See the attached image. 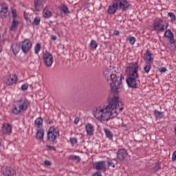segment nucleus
Returning a JSON list of instances; mask_svg holds the SVG:
<instances>
[{"instance_id": "1", "label": "nucleus", "mask_w": 176, "mask_h": 176, "mask_svg": "<svg viewBox=\"0 0 176 176\" xmlns=\"http://www.w3.org/2000/svg\"><path fill=\"white\" fill-rule=\"evenodd\" d=\"M122 102L119 96L116 95L109 99V104L105 107H98L93 111L94 118L100 122H108L109 119L118 116V107Z\"/></svg>"}, {"instance_id": "2", "label": "nucleus", "mask_w": 176, "mask_h": 176, "mask_svg": "<svg viewBox=\"0 0 176 176\" xmlns=\"http://www.w3.org/2000/svg\"><path fill=\"white\" fill-rule=\"evenodd\" d=\"M103 74L110 85L111 91L115 94L119 93V89L123 87L122 74H112L111 69L106 67L103 70Z\"/></svg>"}, {"instance_id": "3", "label": "nucleus", "mask_w": 176, "mask_h": 176, "mask_svg": "<svg viewBox=\"0 0 176 176\" xmlns=\"http://www.w3.org/2000/svg\"><path fill=\"white\" fill-rule=\"evenodd\" d=\"M140 65L137 62L130 63L126 65V72L129 74V78L126 79V83L129 87L132 89H137L138 87V83L140 80H137L140 78L138 74V69Z\"/></svg>"}, {"instance_id": "4", "label": "nucleus", "mask_w": 176, "mask_h": 176, "mask_svg": "<svg viewBox=\"0 0 176 176\" xmlns=\"http://www.w3.org/2000/svg\"><path fill=\"white\" fill-rule=\"evenodd\" d=\"M121 10H127L130 8V3L127 0H113L112 5L109 6L107 13L109 14H115L118 12V8Z\"/></svg>"}, {"instance_id": "5", "label": "nucleus", "mask_w": 176, "mask_h": 176, "mask_svg": "<svg viewBox=\"0 0 176 176\" xmlns=\"http://www.w3.org/2000/svg\"><path fill=\"white\" fill-rule=\"evenodd\" d=\"M30 100L28 99H20L16 100V105H14L12 109L14 115H19L21 112H25L30 108Z\"/></svg>"}, {"instance_id": "6", "label": "nucleus", "mask_w": 176, "mask_h": 176, "mask_svg": "<svg viewBox=\"0 0 176 176\" xmlns=\"http://www.w3.org/2000/svg\"><path fill=\"white\" fill-rule=\"evenodd\" d=\"M58 137H60V131L54 128V126L50 127L47 133L48 141L51 144H57V138Z\"/></svg>"}, {"instance_id": "7", "label": "nucleus", "mask_w": 176, "mask_h": 176, "mask_svg": "<svg viewBox=\"0 0 176 176\" xmlns=\"http://www.w3.org/2000/svg\"><path fill=\"white\" fill-rule=\"evenodd\" d=\"M167 27H168V23L162 19H158L154 22V31H164V30H167Z\"/></svg>"}, {"instance_id": "8", "label": "nucleus", "mask_w": 176, "mask_h": 176, "mask_svg": "<svg viewBox=\"0 0 176 176\" xmlns=\"http://www.w3.org/2000/svg\"><path fill=\"white\" fill-rule=\"evenodd\" d=\"M43 60L44 61V64L47 67V68H50V67L53 65V55L50 53L44 52L43 54Z\"/></svg>"}, {"instance_id": "9", "label": "nucleus", "mask_w": 176, "mask_h": 176, "mask_svg": "<svg viewBox=\"0 0 176 176\" xmlns=\"http://www.w3.org/2000/svg\"><path fill=\"white\" fill-rule=\"evenodd\" d=\"M1 173L5 176H16V170L8 166H3L1 168Z\"/></svg>"}, {"instance_id": "10", "label": "nucleus", "mask_w": 176, "mask_h": 176, "mask_svg": "<svg viewBox=\"0 0 176 176\" xmlns=\"http://www.w3.org/2000/svg\"><path fill=\"white\" fill-rule=\"evenodd\" d=\"M32 47V43L30 40H25L22 42L21 49L23 53H28Z\"/></svg>"}, {"instance_id": "11", "label": "nucleus", "mask_w": 176, "mask_h": 176, "mask_svg": "<svg viewBox=\"0 0 176 176\" xmlns=\"http://www.w3.org/2000/svg\"><path fill=\"white\" fill-rule=\"evenodd\" d=\"M94 168L101 170L102 171H107V161H99L95 163Z\"/></svg>"}, {"instance_id": "12", "label": "nucleus", "mask_w": 176, "mask_h": 176, "mask_svg": "<svg viewBox=\"0 0 176 176\" xmlns=\"http://www.w3.org/2000/svg\"><path fill=\"white\" fill-rule=\"evenodd\" d=\"M17 82V76L16 74H10L9 78L5 80L7 86H12Z\"/></svg>"}, {"instance_id": "13", "label": "nucleus", "mask_w": 176, "mask_h": 176, "mask_svg": "<svg viewBox=\"0 0 176 176\" xmlns=\"http://www.w3.org/2000/svg\"><path fill=\"white\" fill-rule=\"evenodd\" d=\"M153 54L152 52L147 51L144 54V61L146 64H150L152 65L153 64Z\"/></svg>"}, {"instance_id": "14", "label": "nucleus", "mask_w": 176, "mask_h": 176, "mask_svg": "<svg viewBox=\"0 0 176 176\" xmlns=\"http://www.w3.org/2000/svg\"><path fill=\"white\" fill-rule=\"evenodd\" d=\"M117 157L119 160H124L127 157V151L124 148L120 149L117 153Z\"/></svg>"}, {"instance_id": "15", "label": "nucleus", "mask_w": 176, "mask_h": 176, "mask_svg": "<svg viewBox=\"0 0 176 176\" xmlns=\"http://www.w3.org/2000/svg\"><path fill=\"white\" fill-rule=\"evenodd\" d=\"M85 130L87 135H94L95 128L94 124L91 123L87 124L85 126Z\"/></svg>"}, {"instance_id": "16", "label": "nucleus", "mask_w": 176, "mask_h": 176, "mask_svg": "<svg viewBox=\"0 0 176 176\" xmlns=\"http://www.w3.org/2000/svg\"><path fill=\"white\" fill-rule=\"evenodd\" d=\"M2 131L3 134H10L12 133V125L10 124H3Z\"/></svg>"}, {"instance_id": "17", "label": "nucleus", "mask_w": 176, "mask_h": 176, "mask_svg": "<svg viewBox=\"0 0 176 176\" xmlns=\"http://www.w3.org/2000/svg\"><path fill=\"white\" fill-rule=\"evenodd\" d=\"M43 6V1L42 0H34V9L36 12H39Z\"/></svg>"}, {"instance_id": "18", "label": "nucleus", "mask_w": 176, "mask_h": 176, "mask_svg": "<svg viewBox=\"0 0 176 176\" xmlns=\"http://www.w3.org/2000/svg\"><path fill=\"white\" fill-rule=\"evenodd\" d=\"M164 36L166 38H168L170 39V43H174V34H173V32L171 30H168L165 32Z\"/></svg>"}, {"instance_id": "19", "label": "nucleus", "mask_w": 176, "mask_h": 176, "mask_svg": "<svg viewBox=\"0 0 176 176\" xmlns=\"http://www.w3.org/2000/svg\"><path fill=\"white\" fill-rule=\"evenodd\" d=\"M44 135H45V131H43V129H39L36 133V138H37V140H39V141H43Z\"/></svg>"}, {"instance_id": "20", "label": "nucleus", "mask_w": 176, "mask_h": 176, "mask_svg": "<svg viewBox=\"0 0 176 176\" xmlns=\"http://www.w3.org/2000/svg\"><path fill=\"white\" fill-rule=\"evenodd\" d=\"M43 15L45 19H50V17H52V12L49 11V8H47V6H46L45 8L43 10Z\"/></svg>"}, {"instance_id": "21", "label": "nucleus", "mask_w": 176, "mask_h": 176, "mask_svg": "<svg viewBox=\"0 0 176 176\" xmlns=\"http://www.w3.org/2000/svg\"><path fill=\"white\" fill-rule=\"evenodd\" d=\"M104 131L105 133V135L109 140H113V133L107 128L104 129Z\"/></svg>"}, {"instance_id": "22", "label": "nucleus", "mask_w": 176, "mask_h": 176, "mask_svg": "<svg viewBox=\"0 0 176 176\" xmlns=\"http://www.w3.org/2000/svg\"><path fill=\"white\" fill-rule=\"evenodd\" d=\"M19 25V21L16 19H13L11 26L10 27V30L11 31H14L16 30V27Z\"/></svg>"}, {"instance_id": "23", "label": "nucleus", "mask_w": 176, "mask_h": 176, "mask_svg": "<svg viewBox=\"0 0 176 176\" xmlns=\"http://www.w3.org/2000/svg\"><path fill=\"white\" fill-rule=\"evenodd\" d=\"M12 50L14 54H17L19 52H20V45L19 44H13L12 46Z\"/></svg>"}, {"instance_id": "24", "label": "nucleus", "mask_w": 176, "mask_h": 176, "mask_svg": "<svg viewBox=\"0 0 176 176\" xmlns=\"http://www.w3.org/2000/svg\"><path fill=\"white\" fill-rule=\"evenodd\" d=\"M8 9L9 8L8 7V6H6V4L1 3L0 5V13H8Z\"/></svg>"}, {"instance_id": "25", "label": "nucleus", "mask_w": 176, "mask_h": 176, "mask_svg": "<svg viewBox=\"0 0 176 176\" xmlns=\"http://www.w3.org/2000/svg\"><path fill=\"white\" fill-rule=\"evenodd\" d=\"M34 123L38 127H42L43 126V120L39 117L34 121Z\"/></svg>"}, {"instance_id": "26", "label": "nucleus", "mask_w": 176, "mask_h": 176, "mask_svg": "<svg viewBox=\"0 0 176 176\" xmlns=\"http://www.w3.org/2000/svg\"><path fill=\"white\" fill-rule=\"evenodd\" d=\"M32 25H39L41 24V17L36 16L34 18L33 23H32Z\"/></svg>"}, {"instance_id": "27", "label": "nucleus", "mask_w": 176, "mask_h": 176, "mask_svg": "<svg viewBox=\"0 0 176 176\" xmlns=\"http://www.w3.org/2000/svg\"><path fill=\"white\" fill-rule=\"evenodd\" d=\"M60 10H62V12H63V13H65V14L69 13V10L68 9V7L65 5H62Z\"/></svg>"}, {"instance_id": "28", "label": "nucleus", "mask_w": 176, "mask_h": 176, "mask_svg": "<svg viewBox=\"0 0 176 176\" xmlns=\"http://www.w3.org/2000/svg\"><path fill=\"white\" fill-rule=\"evenodd\" d=\"M151 67H152V65L146 63V65L144 67V71L146 72V74H149V71H151Z\"/></svg>"}, {"instance_id": "29", "label": "nucleus", "mask_w": 176, "mask_h": 176, "mask_svg": "<svg viewBox=\"0 0 176 176\" xmlns=\"http://www.w3.org/2000/svg\"><path fill=\"white\" fill-rule=\"evenodd\" d=\"M89 45L91 49H97V46H98V44L97 43V42H96V41L92 40Z\"/></svg>"}, {"instance_id": "30", "label": "nucleus", "mask_w": 176, "mask_h": 176, "mask_svg": "<svg viewBox=\"0 0 176 176\" xmlns=\"http://www.w3.org/2000/svg\"><path fill=\"white\" fill-rule=\"evenodd\" d=\"M69 159H70V160H77V162H80V157L78 155H70Z\"/></svg>"}, {"instance_id": "31", "label": "nucleus", "mask_w": 176, "mask_h": 176, "mask_svg": "<svg viewBox=\"0 0 176 176\" xmlns=\"http://www.w3.org/2000/svg\"><path fill=\"white\" fill-rule=\"evenodd\" d=\"M34 52L36 54H38L39 52H41V45L39 43H37L34 48Z\"/></svg>"}, {"instance_id": "32", "label": "nucleus", "mask_w": 176, "mask_h": 176, "mask_svg": "<svg viewBox=\"0 0 176 176\" xmlns=\"http://www.w3.org/2000/svg\"><path fill=\"white\" fill-rule=\"evenodd\" d=\"M168 15L169 16V17L171 19V21H175L176 20V17H175V14L173 12H169L168 14Z\"/></svg>"}, {"instance_id": "33", "label": "nucleus", "mask_w": 176, "mask_h": 176, "mask_svg": "<svg viewBox=\"0 0 176 176\" xmlns=\"http://www.w3.org/2000/svg\"><path fill=\"white\" fill-rule=\"evenodd\" d=\"M128 41H129L131 45H134V43H135V37H133V36L129 37Z\"/></svg>"}, {"instance_id": "34", "label": "nucleus", "mask_w": 176, "mask_h": 176, "mask_svg": "<svg viewBox=\"0 0 176 176\" xmlns=\"http://www.w3.org/2000/svg\"><path fill=\"white\" fill-rule=\"evenodd\" d=\"M70 142L72 144V145H75V144H78V139L76 138H71Z\"/></svg>"}, {"instance_id": "35", "label": "nucleus", "mask_w": 176, "mask_h": 176, "mask_svg": "<svg viewBox=\"0 0 176 176\" xmlns=\"http://www.w3.org/2000/svg\"><path fill=\"white\" fill-rule=\"evenodd\" d=\"M107 163L108 167H112V168H115V164H113L112 161H107Z\"/></svg>"}, {"instance_id": "36", "label": "nucleus", "mask_w": 176, "mask_h": 176, "mask_svg": "<svg viewBox=\"0 0 176 176\" xmlns=\"http://www.w3.org/2000/svg\"><path fill=\"white\" fill-rule=\"evenodd\" d=\"M154 115H155V116H156V118H160V116L162 115V112H160L157 110H155Z\"/></svg>"}, {"instance_id": "37", "label": "nucleus", "mask_w": 176, "mask_h": 176, "mask_svg": "<svg viewBox=\"0 0 176 176\" xmlns=\"http://www.w3.org/2000/svg\"><path fill=\"white\" fill-rule=\"evenodd\" d=\"M12 14L13 19H16V17H17V11H16V10H12Z\"/></svg>"}, {"instance_id": "38", "label": "nucleus", "mask_w": 176, "mask_h": 176, "mask_svg": "<svg viewBox=\"0 0 176 176\" xmlns=\"http://www.w3.org/2000/svg\"><path fill=\"white\" fill-rule=\"evenodd\" d=\"M172 162H176V151L172 155Z\"/></svg>"}, {"instance_id": "39", "label": "nucleus", "mask_w": 176, "mask_h": 176, "mask_svg": "<svg viewBox=\"0 0 176 176\" xmlns=\"http://www.w3.org/2000/svg\"><path fill=\"white\" fill-rule=\"evenodd\" d=\"M21 89L22 90H24V91L28 90V85H23L21 86Z\"/></svg>"}, {"instance_id": "40", "label": "nucleus", "mask_w": 176, "mask_h": 176, "mask_svg": "<svg viewBox=\"0 0 176 176\" xmlns=\"http://www.w3.org/2000/svg\"><path fill=\"white\" fill-rule=\"evenodd\" d=\"M47 148H48V149H50V151H56V147H54L53 146L47 145Z\"/></svg>"}, {"instance_id": "41", "label": "nucleus", "mask_w": 176, "mask_h": 176, "mask_svg": "<svg viewBox=\"0 0 176 176\" xmlns=\"http://www.w3.org/2000/svg\"><path fill=\"white\" fill-rule=\"evenodd\" d=\"M44 164H45V166H50L52 164V162L49 160H45Z\"/></svg>"}, {"instance_id": "42", "label": "nucleus", "mask_w": 176, "mask_h": 176, "mask_svg": "<svg viewBox=\"0 0 176 176\" xmlns=\"http://www.w3.org/2000/svg\"><path fill=\"white\" fill-rule=\"evenodd\" d=\"M159 170H160V165H159V164L155 165V166L154 168V170L159 171Z\"/></svg>"}, {"instance_id": "43", "label": "nucleus", "mask_w": 176, "mask_h": 176, "mask_svg": "<svg viewBox=\"0 0 176 176\" xmlns=\"http://www.w3.org/2000/svg\"><path fill=\"white\" fill-rule=\"evenodd\" d=\"M167 72V68L162 67V69H160V72L164 73Z\"/></svg>"}, {"instance_id": "44", "label": "nucleus", "mask_w": 176, "mask_h": 176, "mask_svg": "<svg viewBox=\"0 0 176 176\" xmlns=\"http://www.w3.org/2000/svg\"><path fill=\"white\" fill-rule=\"evenodd\" d=\"M92 176H102V175H101V172L98 171L95 173Z\"/></svg>"}, {"instance_id": "45", "label": "nucleus", "mask_w": 176, "mask_h": 176, "mask_svg": "<svg viewBox=\"0 0 176 176\" xmlns=\"http://www.w3.org/2000/svg\"><path fill=\"white\" fill-rule=\"evenodd\" d=\"M120 32H119V31L116 30L113 32V35H116V36H119Z\"/></svg>"}, {"instance_id": "46", "label": "nucleus", "mask_w": 176, "mask_h": 176, "mask_svg": "<svg viewBox=\"0 0 176 176\" xmlns=\"http://www.w3.org/2000/svg\"><path fill=\"white\" fill-rule=\"evenodd\" d=\"M51 39H52V41H56V40H57V36H51Z\"/></svg>"}, {"instance_id": "47", "label": "nucleus", "mask_w": 176, "mask_h": 176, "mask_svg": "<svg viewBox=\"0 0 176 176\" xmlns=\"http://www.w3.org/2000/svg\"><path fill=\"white\" fill-rule=\"evenodd\" d=\"M74 123H76V124H78V123H79V120H75Z\"/></svg>"}, {"instance_id": "48", "label": "nucleus", "mask_w": 176, "mask_h": 176, "mask_svg": "<svg viewBox=\"0 0 176 176\" xmlns=\"http://www.w3.org/2000/svg\"><path fill=\"white\" fill-rule=\"evenodd\" d=\"M173 43H174V46H175V47L176 49V39L175 41H173Z\"/></svg>"}, {"instance_id": "49", "label": "nucleus", "mask_w": 176, "mask_h": 176, "mask_svg": "<svg viewBox=\"0 0 176 176\" xmlns=\"http://www.w3.org/2000/svg\"><path fill=\"white\" fill-rule=\"evenodd\" d=\"M122 111H123V107H120V108L119 109V112H122Z\"/></svg>"}, {"instance_id": "50", "label": "nucleus", "mask_w": 176, "mask_h": 176, "mask_svg": "<svg viewBox=\"0 0 176 176\" xmlns=\"http://www.w3.org/2000/svg\"><path fill=\"white\" fill-rule=\"evenodd\" d=\"M47 123H48V124H53V121L51 120V121L48 122Z\"/></svg>"}, {"instance_id": "51", "label": "nucleus", "mask_w": 176, "mask_h": 176, "mask_svg": "<svg viewBox=\"0 0 176 176\" xmlns=\"http://www.w3.org/2000/svg\"><path fill=\"white\" fill-rule=\"evenodd\" d=\"M2 52V46L0 45V53Z\"/></svg>"}, {"instance_id": "52", "label": "nucleus", "mask_w": 176, "mask_h": 176, "mask_svg": "<svg viewBox=\"0 0 176 176\" xmlns=\"http://www.w3.org/2000/svg\"><path fill=\"white\" fill-rule=\"evenodd\" d=\"M1 146H2V144L0 142V148H1Z\"/></svg>"}, {"instance_id": "53", "label": "nucleus", "mask_w": 176, "mask_h": 176, "mask_svg": "<svg viewBox=\"0 0 176 176\" xmlns=\"http://www.w3.org/2000/svg\"><path fill=\"white\" fill-rule=\"evenodd\" d=\"M29 21H30V23H29V24H31V20H30Z\"/></svg>"}]
</instances>
